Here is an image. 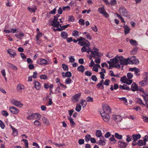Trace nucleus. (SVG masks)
Masks as SVG:
<instances>
[{"label":"nucleus","instance_id":"338daca9","mask_svg":"<svg viewBox=\"0 0 148 148\" xmlns=\"http://www.w3.org/2000/svg\"><path fill=\"white\" fill-rule=\"evenodd\" d=\"M0 127L2 129H3L5 127V125L3 122L0 120Z\"/></svg>","mask_w":148,"mask_h":148},{"label":"nucleus","instance_id":"423d86ee","mask_svg":"<svg viewBox=\"0 0 148 148\" xmlns=\"http://www.w3.org/2000/svg\"><path fill=\"white\" fill-rule=\"evenodd\" d=\"M98 11L100 14L103 15L106 17L108 18L109 16V14L106 12L104 7L99 8L98 9Z\"/></svg>","mask_w":148,"mask_h":148},{"label":"nucleus","instance_id":"58836bf2","mask_svg":"<svg viewBox=\"0 0 148 148\" xmlns=\"http://www.w3.org/2000/svg\"><path fill=\"white\" fill-rule=\"evenodd\" d=\"M90 46H87L86 45H84V46H83V47L81 49V51L82 52H86L87 51V50L88 49V47H89Z\"/></svg>","mask_w":148,"mask_h":148},{"label":"nucleus","instance_id":"1a4fd4ad","mask_svg":"<svg viewBox=\"0 0 148 148\" xmlns=\"http://www.w3.org/2000/svg\"><path fill=\"white\" fill-rule=\"evenodd\" d=\"M103 112L109 114L111 113V109L107 104H106L103 106Z\"/></svg>","mask_w":148,"mask_h":148},{"label":"nucleus","instance_id":"79ce46f5","mask_svg":"<svg viewBox=\"0 0 148 148\" xmlns=\"http://www.w3.org/2000/svg\"><path fill=\"white\" fill-rule=\"evenodd\" d=\"M114 136L116 138L119 139H121L123 137L122 135H119L117 133H115Z\"/></svg>","mask_w":148,"mask_h":148},{"label":"nucleus","instance_id":"e433bc0d","mask_svg":"<svg viewBox=\"0 0 148 148\" xmlns=\"http://www.w3.org/2000/svg\"><path fill=\"white\" fill-rule=\"evenodd\" d=\"M91 138V136L90 135L87 134L86 135L85 137V140L86 141L88 142L90 140Z\"/></svg>","mask_w":148,"mask_h":148},{"label":"nucleus","instance_id":"20e7f679","mask_svg":"<svg viewBox=\"0 0 148 148\" xmlns=\"http://www.w3.org/2000/svg\"><path fill=\"white\" fill-rule=\"evenodd\" d=\"M41 118V115L38 113H35L30 115L27 117L29 120H32L34 119L40 120Z\"/></svg>","mask_w":148,"mask_h":148},{"label":"nucleus","instance_id":"864d4df0","mask_svg":"<svg viewBox=\"0 0 148 148\" xmlns=\"http://www.w3.org/2000/svg\"><path fill=\"white\" fill-rule=\"evenodd\" d=\"M53 144L55 145L56 147H59L63 146L65 145V144L64 143L58 144L54 142L53 143Z\"/></svg>","mask_w":148,"mask_h":148},{"label":"nucleus","instance_id":"4d7b16f0","mask_svg":"<svg viewBox=\"0 0 148 148\" xmlns=\"http://www.w3.org/2000/svg\"><path fill=\"white\" fill-rule=\"evenodd\" d=\"M62 67L63 70L64 71H66L68 70V68L67 65L62 64Z\"/></svg>","mask_w":148,"mask_h":148},{"label":"nucleus","instance_id":"4468645a","mask_svg":"<svg viewBox=\"0 0 148 148\" xmlns=\"http://www.w3.org/2000/svg\"><path fill=\"white\" fill-rule=\"evenodd\" d=\"M118 144L121 148H125L128 144L127 143L124 142L123 140L119 141L118 142Z\"/></svg>","mask_w":148,"mask_h":148},{"label":"nucleus","instance_id":"052dcab7","mask_svg":"<svg viewBox=\"0 0 148 148\" xmlns=\"http://www.w3.org/2000/svg\"><path fill=\"white\" fill-rule=\"evenodd\" d=\"M68 20L70 21L73 22L74 21V18L72 16H69Z\"/></svg>","mask_w":148,"mask_h":148},{"label":"nucleus","instance_id":"2eb2a0df","mask_svg":"<svg viewBox=\"0 0 148 148\" xmlns=\"http://www.w3.org/2000/svg\"><path fill=\"white\" fill-rule=\"evenodd\" d=\"M7 51L11 57L14 58L16 55L15 51L12 49H8L7 50Z\"/></svg>","mask_w":148,"mask_h":148},{"label":"nucleus","instance_id":"72a5a7b5","mask_svg":"<svg viewBox=\"0 0 148 148\" xmlns=\"http://www.w3.org/2000/svg\"><path fill=\"white\" fill-rule=\"evenodd\" d=\"M130 44L132 45L136 46L138 45L136 41L133 39L130 40Z\"/></svg>","mask_w":148,"mask_h":148},{"label":"nucleus","instance_id":"774afa93","mask_svg":"<svg viewBox=\"0 0 148 148\" xmlns=\"http://www.w3.org/2000/svg\"><path fill=\"white\" fill-rule=\"evenodd\" d=\"M86 100L88 102H92L93 99L92 98L90 97H88L86 98Z\"/></svg>","mask_w":148,"mask_h":148},{"label":"nucleus","instance_id":"39448f33","mask_svg":"<svg viewBox=\"0 0 148 148\" xmlns=\"http://www.w3.org/2000/svg\"><path fill=\"white\" fill-rule=\"evenodd\" d=\"M119 11L120 14L123 16L127 17V11L125 7L123 6L120 7L119 9Z\"/></svg>","mask_w":148,"mask_h":148},{"label":"nucleus","instance_id":"0e129e2a","mask_svg":"<svg viewBox=\"0 0 148 148\" xmlns=\"http://www.w3.org/2000/svg\"><path fill=\"white\" fill-rule=\"evenodd\" d=\"M70 7L69 6L63 7L62 8V10L64 11H68L70 10Z\"/></svg>","mask_w":148,"mask_h":148},{"label":"nucleus","instance_id":"c9c22d12","mask_svg":"<svg viewBox=\"0 0 148 148\" xmlns=\"http://www.w3.org/2000/svg\"><path fill=\"white\" fill-rule=\"evenodd\" d=\"M80 103L82 105L83 108L85 107L87 104V103L86 102V100L83 99L81 100Z\"/></svg>","mask_w":148,"mask_h":148},{"label":"nucleus","instance_id":"f257e3e1","mask_svg":"<svg viewBox=\"0 0 148 148\" xmlns=\"http://www.w3.org/2000/svg\"><path fill=\"white\" fill-rule=\"evenodd\" d=\"M78 40L79 41L78 44L81 46L84 45L88 46L90 45V44L89 41L82 37H80L78 39Z\"/></svg>","mask_w":148,"mask_h":148},{"label":"nucleus","instance_id":"a878e982","mask_svg":"<svg viewBox=\"0 0 148 148\" xmlns=\"http://www.w3.org/2000/svg\"><path fill=\"white\" fill-rule=\"evenodd\" d=\"M100 140H99L98 142L99 145H105L106 144V143L104 141L105 139H103V138H100Z\"/></svg>","mask_w":148,"mask_h":148},{"label":"nucleus","instance_id":"4c0bfd02","mask_svg":"<svg viewBox=\"0 0 148 148\" xmlns=\"http://www.w3.org/2000/svg\"><path fill=\"white\" fill-rule=\"evenodd\" d=\"M27 9L30 12H35V10H36V8L35 7L31 8L30 7H28L27 8Z\"/></svg>","mask_w":148,"mask_h":148},{"label":"nucleus","instance_id":"603ef678","mask_svg":"<svg viewBox=\"0 0 148 148\" xmlns=\"http://www.w3.org/2000/svg\"><path fill=\"white\" fill-rule=\"evenodd\" d=\"M138 145L141 146L144 145V143L142 140H139L138 142Z\"/></svg>","mask_w":148,"mask_h":148},{"label":"nucleus","instance_id":"7ed1b4c3","mask_svg":"<svg viewBox=\"0 0 148 148\" xmlns=\"http://www.w3.org/2000/svg\"><path fill=\"white\" fill-rule=\"evenodd\" d=\"M130 59L129 58H124L123 57H120L119 58V63L121 65H127L129 64V62Z\"/></svg>","mask_w":148,"mask_h":148},{"label":"nucleus","instance_id":"f8f14e48","mask_svg":"<svg viewBox=\"0 0 148 148\" xmlns=\"http://www.w3.org/2000/svg\"><path fill=\"white\" fill-rule=\"evenodd\" d=\"M58 18H57L55 16H54V19L52 21L51 25L54 27H57L58 24H59V22L58 21Z\"/></svg>","mask_w":148,"mask_h":148},{"label":"nucleus","instance_id":"bb28decb","mask_svg":"<svg viewBox=\"0 0 148 148\" xmlns=\"http://www.w3.org/2000/svg\"><path fill=\"white\" fill-rule=\"evenodd\" d=\"M72 76V74L70 72L67 71L64 74V75H62V76L64 78L66 77H70Z\"/></svg>","mask_w":148,"mask_h":148},{"label":"nucleus","instance_id":"cd10ccee","mask_svg":"<svg viewBox=\"0 0 148 148\" xmlns=\"http://www.w3.org/2000/svg\"><path fill=\"white\" fill-rule=\"evenodd\" d=\"M61 36L64 39H66L68 36V34L65 32H62L61 33Z\"/></svg>","mask_w":148,"mask_h":148},{"label":"nucleus","instance_id":"f704fd0d","mask_svg":"<svg viewBox=\"0 0 148 148\" xmlns=\"http://www.w3.org/2000/svg\"><path fill=\"white\" fill-rule=\"evenodd\" d=\"M47 64V60L45 59H42L40 62L39 64L42 65H46Z\"/></svg>","mask_w":148,"mask_h":148},{"label":"nucleus","instance_id":"412c9836","mask_svg":"<svg viewBox=\"0 0 148 148\" xmlns=\"http://www.w3.org/2000/svg\"><path fill=\"white\" fill-rule=\"evenodd\" d=\"M139 63V61L138 59H135L133 60H130L129 62V64H137Z\"/></svg>","mask_w":148,"mask_h":148},{"label":"nucleus","instance_id":"e2e57ef3","mask_svg":"<svg viewBox=\"0 0 148 148\" xmlns=\"http://www.w3.org/2000/svg\"><path fill=\"white\" fill-rule=\"evenodd\" d=\"M116 3V0H111L110 4L112 5H114Z\"/></svg>","mask_w":148,"mask_h":148},{"label":"nucleus","instance_id":"680f3d73","mask_svg":"<svg viewBox=\"0 0 148 148\" xmlns=\"http://www.w3.org/2000/svg\"><path fill=\"white\" fill-rule=\"evenodd\" d=\"M1 114L4 116H8V113L5 110H3L1 111Z\"/></svg>","mask_w":148,"mask_h":148},{"label":"nucleus","instance_id":"f03ea898","mask_svg":"<svg viewBox=\"0 0 148 148\" xmlns=\"http://www.w3.org/2000/svg\"><path fill=\"white\" fill-rule=\"evenodd\" d=\"M90 47H88V49L87 50V51H86L87 53H89V52H90L91 54V57H93L94 58H96V56L100 57V54L99 52L96 51H92L90 50Z\"/></svg>","mask_w":148,"mask_h":148},{"label":"nucleus","instance_id":"c85d7f7f","mask_svg":"<svg viewBox=\"0 0 148 148\" xmlns=\"http://www.w3.org/2000/svg\"><path fill=\"white\" fill-rule=\"evenodd\" d=\"M148 84V81L144 80L139 82V84L141 86H145Z\"/></svg>","mask_w":148,"mask_h":148},{"label":"nucleus","instance_id":"f3484780","mask_svg":"<svg viewBox=\"0 0 148 148\" xmlns=\"http://www.w3.org/2000/svg\"><path fill=\"white\" fill-rule=\"evenodd\" d=\"M131 90L133 91H137L138 90V86L134 82H133L131 85Z\"/></svg>","mask_w":148,"mask_h":148},{"label":"nucleus","instance_id":"c756f323","mask_svg":"<svg viewBox=\"0 0 148 148\" xmlns=\"http://www.w3.org/2000/svg\"><path fill=\"white\" fill-rule=\"evenodd\" d=\"M77 70L83 73L85 70L84 67L83 65H81L77 67Z\"/></svg>","mask_w":148,"mask_h":148},{"label":"nucleus","instance_id":"49530a36","mask_svg":"<svg viewBox=\"0 0 148 148\" xmlns=\"http://www.w3.org/2000/svg\"><path fill=\"white\" fill-rule=\"evenodd\" d=\"M22 141H23L25 144L26 148H28V140L26 139H23Z\"/></svg>","mask_w":148,"mask_h":148},{"label":"nucleus","instance_id":"0eeeda50","mask_svg":"<svg viewBox=\"0 0 148 148\" xmlns=\"http://www.w3.org/2000/svg\"><path fill=\"white\" fill-rule=\"evenodd\" d=\"M10 102L12 104L20 108H22L23 106V104L20 101L14 99L11 100Z\"/></svg>","mask_w":148,"mask_h":148},{"label":"nucleus","instance_id":"2f4dec72","mask_svg":"<svg viewBox=\"0 0 148 148\" xmlns=\"http://www.w3.org/2000/svg\"><path fill=\"white\" fill-rule=\"evenodd\" d=\"M35 88L37 90H39L40 89L41 86L39 82H35Z\"/></svg>","mask_w":148,"mask_h":148},{"label":"nucleus","instance_id":"37998d69","mask_svg":"<svg viewBox=\"0 0 148 148\" xmlns=\"http://www.w3.org/2000/svg\"><path fill=\"white\" fill-rule=\"evenodd\" d=\"M142 96L143 97L146 103L148 102V95H142Z\"/></svg>","mask_w":148,"mask_h":148},{"label":"nucleus","instance_id":"6e6552de","mask_svg":"<svg viewBox=\"0 0 148 148\" xmlns=\"http://www.w3.org/2000/svg\"><path fill=\"white\" fill-rule=\"evenodd\" d=\"M103 121L106 122L109 121L110 119V116L109 114L104 112L100 113Z\"/></svg>","mask_w":148,"mask_h":148},{"label":"nucleus","instance_id":"5fc2aeb1","mask_svg":"<svg viewBox=\"0 0 148 148\" xmlns=\"http://www.w3.org/2000/svg\"><path fill=\"white\" fill-rule=\"evenodd\" d=\"M127 77L128 79H131L133 76V75L132 73H128L127 74Z\"/></svg>","mask_w":148,"mask_h":148},{"label":"nucleus","instance_id":"9b49d317","mask_svg":"<svg viewBox=\"0 0 148 148\" xmlns=\"http://www.w3.org/2000/svg\"><path fill=\"white\" fill-rule=\"evenodd\" d=\"M112 118L116 122H120L122 119L121 117L119 115L113 114L112 115Z\"/></svg>","mask_w":148,"mask_h":148},{"label":"nucleus","instance_id":"6e6d98bb","mask_svg":"<svg viewBox=\"0 0 148 148\" xmlns=\"http://www.w3.org/2000/svg\"><path fill=\"white\" fill-rule=\"evenodd\" d=\"M110 82V80L106 79L105 80V82L103 83V84L106 86H108Z\"/></svg>","mask_w":148,"mask_h":148},{"label":"nucleus","instance_id":"13d9d810","mask_svg":"<svg viewBox=\"0 0 148 148\" xmlns=\"http://www.w3.org/2000/svg\"><path fill=\"white\" fill-rule=\"evenodd\" d=\"M13 132L12 134L13 136H15L17 135L18 134V131L16 129H14L12 130Z\"/></svg>","mask_w":148,"mask_h":148},{"label":"nucleus","instance_id":"c03bdc74","mask_svg":"<svg viewBox=\"0 0 148 148\" xmlns=\"http://www.w3.org/2000/svg\"><path fill=\"white\" fill-rule=\"evenodd\" d=\"M81 106L79 104H77L76 106L75 110L79 112L81 110Z\"/></svg>","mask_w":148,"mask_h":148},{"label":"nucleus","instance_id":"7c9ffc66","mask_svg":"<svg viewBox=\"0 0 148 148\" xmlns=\"http://www.w3.org/2000/svg\"><path fill=\"white\" fill-rule=\"evenodd\" d=\"M119 88L118 85L117 84H114V87L112 85H111L110 89L111 91H113L114 89L116 90Z\"/></svg>","mask_w":148,"mask_h":148},{"label":"nucleus","instance_id":"3c124183","mask_svg":"<svg viewBox=\"0 0 148 148\" xmlns=\"http://www.w3.org/2000/svg\"><path fill=\"white\" fill-rule=\"evenodd\" d=\"M109 140L110 141L113 142L114 143H115L116 142V140L114 138V136L113 135H112V137H111L109 138Z\"/></svg>","mask_w":148,"mask_h":148},{"label":"nucleus","instance_id":"5701e85b","mask_svg":"<svg viewBox=\"0 0 148 148\" xmlns=\"http://www.w3.org/2000/svg\"><path fill=\"white\" fill-rule=\"evenodd\" d=\"M95 135L96 136L98 137H101V138H102L103 139H105L104 137L102 136L101 132L100 130H97L96 132Z\"/></svg>","mask_w":148,"mask_h":148},{"label":"nucleus","instance_id":"393cba45","mask_svg":"<svg viewBox=\"0 0 148 148\" xmlns=\"http://www.w3.org/2000/svg\"><path fill=\"white\" fill-rule=\"evenodd\" d=\"M124 29V33L125 34H127L130 32V29L127 25H125L123 27Z\"/></svg>","mask_w":148,"mask_h":148},{"label":"nucleus","instance_id":"bf43d9fd","mask_svg":"<svg viewBox=\"0 0 148 148\" xmlns=\"http://www.w3.org/2000/svg\"><path fill=\"white\" fill-rule=\"evenodd\" d=\"M79 23L80 25H84L85 24L84 20L82 18H81L79 20Z\"/></svg>","mask_w":148,"mask_h":148},{"label":"nucleus","instance_id":"473e14b6","mask_svg":"<svg viewBox=\"0 0 148 148\" xmlns=\"http://www.w3.org/2000/svg\"><path fill=\"white\" fill-rule=\"evenodd\" d=\"M148 73L146 72H145L143 75V78L144 80L148 81Z\"/></svg>","mask_w":148,"mask_h":148},{"label":"nucleus","instance_id":"ddd939ff","mask_svg":"<svg viewBox=\"0 0 148 148\" xmlns=\"http://www.w3.org/2000/svg\"><path fill=\"white\" fill-rule=\"evenodd\" d=\"M81 94L79 93L75 95L72 97V99L73 102L75 103L79 100V98L80 97Z\"/></svg>","mask_w":148,"mask_h":148},{"label":"nucleus","instance_id":"69168bd1","mask_svg":"<svg viewBox=\"0 0 148 148\" xmlns=\"http://www.w3.org/2000/svg\"><path fill=\"white\" fill-rule=\"evenodd\" d=\"M85 74L87 76H90L91 75L92 73L90 71H87L85 72Z\"/></svg>","mask_w":148,"mask_h":148},{"label":"nucleus","instance_id":"4be33fe9","mask_svg":"<svg viewBox=\"0 0 148 148\" xmlns=\"http://www.w3.org/2000/svg\"><path fill=\"white\" fill-rule=\"evenodd\" d=\"M119 58L116 57L114 58L111 59L110 61H111L112 63L117 64L119 63Z\"/></svg>","mask_w":148,"mask_h":148},{"label":"nucleus","instance_id":"a19ab883","mask_svg":"<svg viewBox=\"0 0 148 148\" xmlns=\"http://www.w3.org/2000/svg\"><path fill=\"white\" fill-rule=\"evenodd\" d=\"M68 118L69 121L70 123L72 125H75V123L73 121V119L70 117L68 116Z\"/></svg>","mask_w":148,"mask_h":148},{"label":"nucleus","instance_id":"dca6fc26","mask_svg":"<svg viewBox=\"0 0 148 148\" xmlns=\"http://www.w3.org/2000/svg\"><path fill=\"white\" fill-rule=\"evenodd\" d=\"M15 36L19 39H21L24 36V34L21 32H18L17 34H15Z\"/></svg>","mask_w":148,"mask_h":148},{"label":"nucleus","instance_id":"a211bd4d","mask_svg":"<svg viewBox=\"0 0 148 148\" xmlns=\"http://www.w3.org/2000/svg\"><path fill=\"white\" fill-rule=\"evenodd\" d=\"M24 89V86L20 84H18L17 86V89L18 92H21L23 89Z\"/></svg>","mask_w":148,"mask_h":148},{"label":"nucleus","instance_id":"8fccbe9b","mask_svg":"<svg viewBox=\"0 0 148 148\" xmlns=\"http://www.w3.org/2000/svg\"><path fill=\"white\" fill-rule=\"evenodd\" d=\"M69 62L71 63L74 62L75 61V59L74 58V56H71L69 57Z\"/></svg>","mask_w":148,"mask_h":148},{"label":"nucleus","instance_id":"6ab92c4d","mask_svg":"<svg viewBox=\"0 0 148 148\" xmlns=\"http://www.w3.org/2000/svg\"><path fill=\"white\" fill-rule=\"evenodd\" d=\"M133 138V140L134 141H137L138 139H140L141 138V135L140 134H133L132 135Z\"/></svg>","mask_w":148,"mask_h":148},{"label":"nucleus","instance_id":"a18cd8bd","mask_svg":"<svg viewBox=\"0 0 148 148\" xmlns=\"http://www.w3.org/2000/svg\"><path fill=\"white\" fill-rule=\"evenodd\" d=\"M72 81L71 79L69 77L67 78L65 80V83L66 84H70Z\"/></svg>","mask_w":148,"mask_h":148},{"label":"nucleus","instance_id":"de8ad7c7","mask_svg":"<svg viewBox=\"0 0 148 148\" xmlns=\"http://www.w3.org/2000/svg\"><path fill=\"white\" fill-rule=\"evenodd\" d=\"M127 79L125 76H123L121 78L120 81L122 83H125Z\"/></svg>","mask_w":148,"mask_h":148},{"label":"nucleus","instance_id":"9d476101","mask_svg":"<svg viewBox=\"0 0 148 148\" xmlns=\"http://www.w3.org/2000/svg\"><path fill=\"white\" fill-rule=\"evenodd\" d=\"M9 108L11 112L13 114H16L19 112V110L14 106L10 107Z\"/></svg>","mask_w":148,"mask_h":148},{"label":"nucleus","instance_id":"aec40b11","mask_svg":"<svg viewBox=\"0 0 148 148\" xmlns=\"http://www.w3.org/2000/svg\"><path fill=\"white\" fill-rule=\"evenodd\" d=\"M119 88L120 89H123L124 90H131V89L126 85L124 84L123 85H120Z\"/></svg>","mask_w":148,"mask_h":148},{"label":"nucleus","instance_id":"09e8293b","mask_svg":"<svg viewBox=\"0 0 148 148\" xmlns=\"http://www.w3.org/2000/svg\"><path fill=\"white\" fill-rule=\"evenodd\" d=\"M119 99L122 101H123L125 103V105L127 104V100L126 98L125 97H123L121 98H119Z\"/></svg>","mask_w":148,"mask_h":148},{"label":"nucleus","instance_id":"b1692460","mask_svg":"<svg viewBox=\"0 0 148 148\" xmlns=\"http://www.w3.org/2000/svg\"><path fill=\"white\" fill-rule=\"evenodd\" d=\"M135 101L137 103H139L140 105H143L144 106H145L143 102V101L140 99L139 98H136L135 99Z\"/></svg>","mask_w":148,"mask_h":148},{"label":"nucleus","instance_id":"ea45409f","mask_svg":"<svg viewBox=\"0 0 148 148\" xmlns=\"http://www.w3.org/2000/svg\"><path fill=\"white\" fill-rule=\"evenodd\" d=\"M73 35L75 37L76 36H79V32L77 30H74L72 32Z\"/></svg>","mask_w":148,"mask_h":148}]
</instances>
